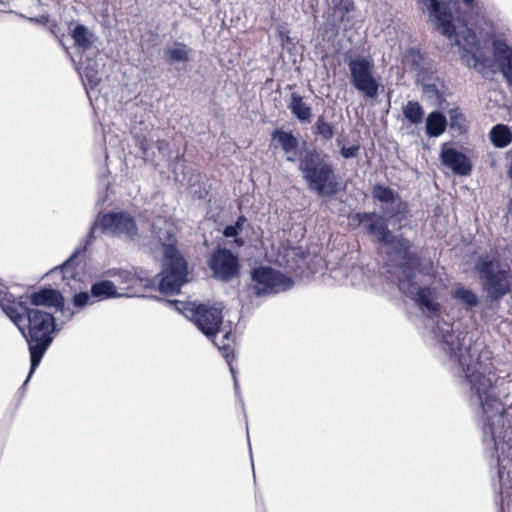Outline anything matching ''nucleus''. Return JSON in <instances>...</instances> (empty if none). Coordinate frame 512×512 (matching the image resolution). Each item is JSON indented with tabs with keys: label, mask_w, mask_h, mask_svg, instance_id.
Returning a JSON list of instances; mask_svg holds the SVG:
<instances>
[{
	"label": "nucleus",
	"mask_w": 512,
	"mask_h": 512,
	"mask_svg": "<svg viewBox=\"0 0 512 512\" xmlns=\"http://www.w3.org/2000/svg\"><path fill=\"white\" fill-rule=\"evenodd\" d=\"M398 289L433 320V349L441 363L455 377L481 430L484 450L496 457L499 480L512 473V417L496 393L497 378L488 348L472 347L468 332L459 323L440 318L438 289L419 286L416 274L399 278Z\"/></svg>",
	"instance_id": "f257e3e1"
},
{
	"label": "nucleus",
	"mask_w": 512,
	"mask_h": 512,
	"mask_svg": "<svg viewBox=\"0 0 512 512\" xmlns=\"http://www.w3.org/2000/svg\"><path fill=\"white\" fill-rule=\"evenodd\" d=\"M167 303L175 306L177 310L183 311L184 316L192 321L195 326L219 349L221 355L229 365L235 391L238 392V380L236 377V371L232 365V360L234 359V350L231 346V342H233V335L231 328L228 330L222 328V308L202 303H185L178 300H169Z\"/></svg>",
	"instance_id": "f03ea898"
},
{
	"label": "nucleus",
	"mask_w": 512,
	"mask_h": 512,
	"mask_svg": "<svg viewBox=\"0 0 512 512\" xmlns=\"http://www.w3.org/2000/svg\"><path fill=\"white\" fill-rule=\"evenodd\" d=\"M27 320V329L24 322L17 328L25 338L30 354V370L22 388H25L31 376L40 365L46 351L54 340V334L62 329L55 317L39 308L25 310L24 318Z\"/></svg>",
	"instance_id": "7ed1b4c3"
},
{
	"label": "nucleus",
	"mask_w": 512,
	"mask_h": 512,
	"mask_svg": "<svg viewBox=\"0 0 512 512\" xmlns=\"http://www.w3.org/2000/svg\"><path fill=\"white\" fill-rule=\"evenodd\" d=\"M298 170L307 187L320 197H333L341 183L328 154L317 148H306L298 156Z\"/></svg>",
	"instance_id": "20e7f679"
},
{
	"label": "nucleus",
	"mask_w": 512,
	"mask_h": 512,
	"mask_svg": "<svg viewBox=\"0 0 512 512\" xmlns=\"http://www.w3.org/2000/svg\"><path fill=\"white\" fill-rule=\"evenodd\" d=\"M474 271L478 277L485 300L499 304L512 291V272L495 254L484 253L477 257Z\"/></svg>",
	"instance_id": "39448f33"
},
{
	"label": "nucleus",
	"mask_w": 512,
	"mask_h": 512,
	"mask_svg": "<svg viewBox=\"0 0 512 512\" xmlns=\"http://www.w3.org/2000/svg\"><path fill=\"white\" fill-rule=\"evenodd\" d=\"M369 235L376 237L378 244L391 247L393 252L402 259L400 264V278H409L416 272L423 273L421 257L412 251L413 243L403 236V234H393L392 231L383 223L379 225H369Z\"/></svg>",
	"instance_id": "423d86ee"
},
{
	"label": "nucleus",
	"mask_w": 512,
	"mask_h": 512,
	"mask_svg": "<svg viewBox=\"0 0 512 512\" xmlns=\"http://www.w3.org/2000/svg\"><path fill=\"white\" fill-rule=\"evenodd\" d=\"M188 263L183 256H176L175 250L169 248L166 259L162 261V270L155 276L157 289L162 294H178L188 282Z\"/></svg>",
	"instance_id": "0eeeda50"
},
{
	"label": "nucleus",
	"mask_w": 512,
	"mask_h": 512,
	"mask_svg": "<svg viewBox=\"0 0 512 512\" xmlns=\"http://www.w3.org/2000/svg\"><path fill=\"white\" fill-rule=\"evenodd\" d=\"M249 289L257 297L269 296L290 290L294 281L282 272L268 267L258 266L251 270Z\"/></svg>",
	"instance_id": "6e6552de"
},
{
	"label": "nucleus",
	"mask_w": 512,
	"mask_h": 512,
	"mask_svg": "<svg viewBox=\"0 0 512 512\" xmlns=\"http://www.w3.org/2000/svg\"><path fill=\"white\" fill-rule=\"evenodd\" d=\"M346 63L349 80L354 89L368 99H375L379 94L380 84L374 76L373 60L367 57H351Z\"/></svg>",
	"instance_id": "1a4fd4ad"
},
{
	"label": "nucleus",
	"mask_w": 512,
	"mask_h": 512,
	"mask_svg": "<svg viewBox=\"0 0 512 512\" xmlns=\"http://www.w3.org/2000/svg\"><path fill=\"white\" fill-rule=\"evenodd\" d=\"M326 3L324 31L329 38H335L341 30L352 29L357 12L354 0H326Z\"/></svg>",
	"instance_id": "9d476101"
},
{
	"label": "nucleus",
	"mask_w": 512,
	"mask_h": 512,
	"mask_svg": "<svg viewBox=\"0 0 512 512\" xmlns=\"http://www.w3.org/2000/svg\"><path fill=\"white\" fill-rule=\"evenodd\" d=\"M381 211L382 215L376 212H357L352 215V220L363 225L369 235V225L371 223L376 225L384 223L389 228L390 223L394 225L400 224L407 218L409 213L408 204L400 196L397 200L383 205Z\"/></svg>",
	"instance_id": "9b49d317"
},
{
	"label": "nucleus",
	"mask_w": 512,
	"mask_h": 512,
	"mask_svg": "<svg viewBox=\"0 0 512 512\" xmlns=\"http://www.w3.org/2000/svg\"><path fill=\"white\" fill-rule=\"evenodd\" d=\"M419 9L428 15L435 29L449 40L457 39L450 4L445 0H417Z\"/></svg>",
	"instance_id": "f8f14e48"
},
{
	"label": "nucleus",
	"mask_w": 512,
	"mask_h": 512,
	"mask_svg": "<svg viewBox=\"0 0 512 512\" xmlns=\"http://www.w3.org/2000/svg\"><path fill=\"white\" fill-rule=\"evenodd\" d=\"M98 223L103 234L124 236L135 240L138 236V226L135 219L127 212H108L98 214Z\"/></svg>",
	"instance_id": "ddd939ff"
},
{
	"label": "nucleus",
	"mask_w": 512,
	"mask_h": 512,
	"mask_svg": "<svg viewBox=\"0 0 512 512\" xmlns=\"http://www.w3.org/2000/svg\"><path fill=\"white\" fill-rule=\"evenodd\" d=\"M208 267L212 271V277L224 283L230 282L240 272L238 257L224 247H217L213 251L208 261Z\"/></svg>",
	"instance_id": "4468645a"
},
{
	"label": "nucleus",
	"mask_w": 512,
	"mask_h": 512,
	"mask_svg": "<svg viewBox=\"0 0 512 512\" xmlns=\"http://www.w3.org/2000/svg\"><path fill=\"white\" fill-rule=\"evenodd\" d=\"M100 227V223H98V217L91 225L89 233L87 236L81 241V243L75 248L73 253L58 267L51 270V273L61 274L63 280H70L75 278V265L76 261L85 255L88 247L93 244L96 239L95 231Z\"/></svg>",
	"instance_id": "2eb2a0df"
},
{
	"label": "nucleus",
	"mask_w": 512,
	"mask_h": 512,
	"mask_svg": "<svg viewBox=\"0 0 512 512\" xmlns=\"http://www.w3.org/2000/svg\"><path fill=\"white\" fill-rule=\"evenodd\" d=\"M0 308L3 313L16 325L24 322L25 310H28L26 297L14 296L6 285L0 284Z\"/></svg>",
	"instance_id": "dca6fc26"
},
{
	"label": "nucleus",
	"mask_w": 512,
	"mask_h": 512,
	"mask_svg": "<svg viewBox=\"0 0 512 512\" xmlns=\"http://www.w3.org/2000/svg\"><path fill=\"white\" fill-rule=\"evenodd\" d=\"M439 158L442 165L455 175L467 176L472 171L473 165L469 157L448 143L442 145Z\"/></svg>",
	"instance_id": "f3484780"
},
{
	"label": "nucleus",
	"mask_w": 512,
	"mask_h": 512,
	"mask_svg": "<svg viewBox=\"0 0 512 512\" xmlns=\"http://www.w3.org/2000/svg\"><path fill=\"white\" fill-rule=\"evenodd\" d=\"M417 82L421 85L422 93L434 106L444 109L447 104L444 94V81L434 75L433 72L418 78Z\"/></svg>",
	"instance_id": "a211bd4d"
},
{
	"label": "nucleus",
	"mask_w": 512,
	"mask_h": 512,
	"mask_svg": "<svg viewBox=\"0 0 512 512\" xmlns=\"http://www.w3.org/2000/svg\"><path fill=\"white\" fill-rule=\"evenodd\" d=\"M493 57L498 68L512 88V46L502 40L496 39L492 42Z\"/></svg>",
	"instance_id": "6ab92c4d"
},
{
	"label": "nucleus",
	"mask_w": 512,
	"mask_h": 512,
	"mask_svg": "<svg viewBox=\"0 0 512 512\" xmlns=\"http://www.w3.org/2000/svg\"><path fill=\"white\" fill-rule=\"evenodd\" d=\"M450 296L466 312H472L480 304L478 294L472 288L466 287L462 283H455L452 286Z\"/></svg>",
	"instance_id": "aec40b11"
},
{
	"label": "nucleus",
	"mask_w": 512,
	"mask_h": 512,
	"mask_svg": "<svg viewBox=\"0 0 512 512\" xmlns=\"http://www.w3.org/2000/svg\"><path fill=\"white\" fill-rule=\"evenodd\" d=\"M30 302L34 306H47L55 307L62 306L63 295L56 289L51 287H44L38 291L33 292L30 297Z\"/></svg>",
	"instance_id": "412c9836"
},
{
	"label": "nucleus",
	"mask_w": 512,
	"mask_h": 512,
	"mask_svg": "<svg viewBox=\"0 0 512 512\" xmlns=\"http://www.w3.org/2000/svg\"><path fill=\"white\" fill-rule=\"evenodd\" d=\"M90 294L94 303L122 296H131L130 294L118 293L115 284L110 280H99L94 282L90 287Z\"/></svg>",
	"instance_id": "4be33fe9"
},
{
	"label": "nucleus",
	"mask_w": 512,
	"mask_h": 512,
	"mask_svg": "<svg viewBox=\"0 0 512 512\" xmlns=\"http://www.w3.org/2000/svg\"><path fill=\"white\" fill-rule=\"evenodd\" d=\"M192 49L184 42L174 41L171 45H167L163 50V59L169 65L177 63H187L190 60Z\"/></svg>",
	"instance_id": "5701e85b"
},
{
	"label": "nucleus",
	"mask_w": 512,
	"mask_h": 512,
	"mask_svg": "<svg viewBox=\"0 0 512 512\" xmlns=\"http://www.w3.org/2000/svg\"><path fill=\"white\" fill-rule=\"evenodd\" d=\"M74 45L83 52L92 48L94 41L97 39L95 34L84 24L77 23L70 31Z\"/></svg>",
	"instance_id": "b1692460"
},
{
	"label": "nucleus",
	"mask_w": 512,
	"mask_h": 512,
	"mask_svg": "<svg viewBox=\"0 0 512 512\" xmlns=\"http://www.w3.org/2000/svg\"><path fill=\"white\" fill-rule=\"evenodd\" d=\"M447 118L440 110L430 112L425 119V133L430 138L441 136L447 128Z\"/></svg>",
	"instance_id": "393cba45"
},
{
	"label": "nucleus",
	"mask_w": 512,
	"mask_h": 512,
	"mask_svg": "<svg viewBox=\"0 0 512 512\" xmlns=\"http://www.w3.org/2000/svg\"><path fill=\"white\" fill-rule=\"evenodd\" d=\"M288 108L300 123L310 122L312 117V108L304 101L303 96L300 94L296 92L291 93Z\"/></svg>",
	"instance_id": "a878e982"
},
{
	"label": "nucleus",
	"mask_w": 512,
	"mask_h": 512,
	"mask_svg": "<svg viewBox=\"0 0 512 512\" xmlns=\"http://www.w3.org/2000/svg\"><path fill=\"white\" fill-rule=\"evenodd\" d=\"M271 142L272 144L276 142L277 146L281 147L286 154L296 151L299 146L298 138L292 131H285L280 128H276L271 132Z\"/></svg>",
	"instance_id": "bb28decb"
},
{
	"label": "nucleus",
	"mask_w": 512,
	"mask_h": 512,
	"mask_svg": "<svg viewBox=\"0 0 512 512\" xmlns=\"http://www.w3.org/2000/svg\"><path fill=\"white\" fill-rule=\"evenodd\" d=\"M132 138L136 147L141 151V157L144 161H149L154 153L151 151L153 139L150 137V132L147 127L141 131H137L134 127L131 131Z\"/></svg>",
	"instance_id": "cd10ccee"
},
{
	"label": "nucleus",
	"mask_w": 512,
	"mask_h": 512,
	"mask_svg": "<svg viewBox=\"0 0 512 512\" xmlns=\"http://www.w3.org/2000/svg\"><path fill=\"white\" fill-rule=\"evenodd\" d=\"M101 63L97 60L87 57L83 63V75L90 89H95L101 82L100 73Z\"/></svg>",
	"instance_id": "c85d7f7f"
},
{
	"label": "nucleus",
	"mask_w": 512,
	"mask_h": 512,
	"mask_svg": "<svg viewBox=\"0 0 512 512\" xmlns=\"http://www.w3.org/2000/svg\"><path fill=\"white\" fill-rule=\"evenodd\" d=\"M489 139L494 147L505 148L512 142V130L505 124H496L489 132Z\"/></svg>",
	"instance_id": "c756f323"
},
{
	"label": "nucleus",
	"mask_w": 512,
	"mask_h": 512,
	"mask_svg": "<svg viewBox=\"0 0 512 512\" xmlns=\"http://www.w3.org/2000/svg\"><path fill=\"white\" fill-rule=\"evenodd\" d=\"M404 62L410 67L412 71L417 72L418 78L428 74L425 71V58L423 54L414 47L406 49L404 54Z\"/></svg>",
	"instance_id": "7c9ffc66"
},
{
	"label": "nucleus",
	"mask_w": 512,
	"mask_h": 512,
	"mask_svg": "<svg viewBox=\"0 0 512 512\" xmlns=\"http://www.w3.org/2000/svg\"><path fill=\"white\" fill-rule=\"evenodd\" d=\"M153 240L157 242L159 246L163 249V259H166L167 252L169 248H173L175 250L176 256H182L176 246V239L173 234L167 229H158L153 228Z\"/></svg>",
	"instance_id": "2f4dec72"
},
{
	"label": "nucleus",
	"mask_w": 512,
	"mask_h": 512,
	"mask_svg": "<svg viewBox=\"0 0 512 512\" xmlns=\"http://www.w3.org/2000/svg\"><path fill=\"white\" fill-rule=\"evenodd\" d=\"M312 133L319 137L321 141L328 142L335 135V124L328 122L326 117L321 114L317 117L315 123L311 127Z\"/></svg>",
	"instance_id": "473e14b6"
},
{
	"label": "nucleus",
	"mask_w": 512,
	"mask_h": 512,
	"mask_svg": "<svg viewBox=\"0 0 512 512\" xmlns=\"http://www.w3.org/2000/svg\"><path fill=\"white\" fill-rule=\"evenodd\" d=\"M402 113L404 118L411 125L421 124L424 120L425 112L423 107L417 101H407V103L402 108Z\"/></svg>",
	"instance_id": "72a5a7b5"
},
{
	"label": "nucleus",
	"mask_w": 512,
	"mask_h": 512,
	"mask_svg": "<svg viewBox=\"0 0 512 512\" xmlns=\"http://www.w3.org/2000/svg\"><path fill=\"white\" fill-rule=\"evenodd\" d=\"M372 197L383 205L397 200L399 194L392 188L377 183L372 188Z\"/></svg>",
	"instance_id": "f704fd0d"
},
{
	"label": "nucleus",
	"mask_w": 512,
	"mask_h": 512,
	"mask_svg": "<svg viewBox=\"0 0 512 512\" xmlns=\"http://www.w3.org/2000/svg\"><path fill=\"white\" fill-rule=\"evenodd\" d=\"M108 275L112 278H115L118 282L125 284L126 288H132L135 286V272L132 269H111L108 272Z\"/></svg>",
	"instance_id": "c9c22d12"
},
{
	"label": "nucleus",
	"mask_w": 512,
	"mask_h": 512,
	"mask_svg": "<svg viewBox=\"0 0 512 512\" xmlns=\"http://www.w3.org/2000/svg\"><path fill=\"white\" fill-rule=\"evenodd\" d=\"M133 272H135V286L141 285L145 289H154L156 287L155 277H149L148 274L141 268H134Z\"/></svg>",
	"instance_id": "e433bc0d"
},
{
	"label": "nucleus",
	"mask_w": 512,
	"mask_h": 512,
	"mask_svg": "<svg viewBox=\"0 0 512 512\" xmlns=\"http://www.w3.org/2000/svg\"><path fill=\"white\" fill-rule=\"evenodd\" d=\"M93 303L94 301L92 299V296L90 292L87 291H80L78 293H75L72 297V304L77 309H82Z\"/></svg>",
	"instance_id": "4c0bfd02"
},
{
	"label": "nucleus",
	"mask_w": 512,
	"mask_h": 512,
	"mask_svg": "<svg viewBox=\"0 0 512 512\" xmlns=\"http://www.w3.org/2000/svg\"><path fill=\"white\" fill-rule=\"evenodd\" d=\"M450 118V127L452 129H458L460 132L463 130V125L465 122V117L459 108H452L448 111Z\"/></svg>",
	"instance_id": "58836bf2"
},
{
	"label": "nucleus",
	"mask_w": 512,
	"mask_h": 512,
	"mask_svg": "<svg viewBox=\"0 0 512 512\" xmlns=\"http://www.w3.org/2000/svg\"><path fill=\"white\" fill-rule=\"evenodd\" d=\"M465 5V13L463 15H459V19L463 22H470L474 20V17L477 15V4L476 0H462Z\"/></svg>",
	"instance_id": "ea45409f"
},
{
	"label": "nucleus",
	"mask_w": 512,
	"mask_h": 512,
	"mask_svg": "<svg viewBox=\"0 0 512 512\" xmlns=\"http://www.w3.org/2000/svg\"><path fill=\"white\" fill-rule=\"evenodd\" d=\"M109 185H110V183L106 176L101 177L99 179V191H98V195L96 198L97 205H103L106 202L107 196H108Z\"/></svg>",
	"instance_id": "a19ab883"
},
{
	"label": "nucleus",
	"mask_w": 512,
	"mask_h": 512,
	"mask_svg": "<svg viewBox=\"0 0 512 512\" xmlns=\"http://www.w3.org/2000/svg\"><path fill=\"white\" fill-rule=\"evenodd\" d=\"M360 150V146L357 145H351L349 147L342 146L340 149V154L345 159H351L358 156Z\"/></svg>",
	"instance_id": "79ce46f5"
},
{
	"label": "nucleus",
	"mask_w": 512,
	"mask_h": 512,
	"mask_svg": "<svg viewBox=\"0 0 512 512\" xmlns=\"http://www.w3.org/2000/svg\"><path fill=\"white\" fill-rule=\"evenodd\" d=\"M242 230L243 229L237 223H234L226 225L222 233L227 238H234L237 237L242 232Z\"/></svg>",
	"instance_id": "37998d69"
},
{
	"label": "nucleus",
	"mask_w": 512,
	"mask_h": 512,
	"mask_svg": "<svg viewBox=\"0 0 512 512\" xmlns=\"http://www.w3.org/2000/svg\"><path fill=\"white\" fill-rule=\"evenodd\" d=\"M56 310L59 311L64 317V320L62 321V324H64L66 321H69L73 318L75 315V311L72 310L69 306H65V299L63 298V304L62 306H56Z\"/></svg>",
	"instance_id": "c03bdc74"
},
{
	"label": "nucleus",
	"mask_w": 512,
	"mask_h": 512,
	"mask_svg": "<svg viewBox=\"0 0 512 512\" xmlns=\"http://www.w3.org/2000/svg\"><path fill=\"white\" fill-rule=\"evenodd\" d=\"M30 22H33V23H37V24H40V25H46L49 21V16L48 15H41V16H38V17H28L27 18Z\"/></svg>",
	"instance_id": "a18cd8bd"
},
{
	"label": "nucleus",
	"mask_w": 512,
	"mask_h": 512,
	"mask_svg": "<svg viewBox=\"0 0 512 512\" xmlns=\"http://www.w3.org/2000/svg\"><path fill=\"white\" fill-rule=\"evenodd\" d=\"M247 218L244 215H239L235 221L242 229L244 224L246 223Z\"/></svg>",
	"instance_id": "49530a36"
},
{
	"label": "nucleus",
	"mask_w": 512,
	"mask_h": 512,
	"mask_svg": "<svg viewBox=\"0 0 512 512\" xmlns=\"http://www.w3.org/2000/svg\"><path fill=\"white\" fill-rule=\"evenodd\" d=\"M507 176L510 180H512V158H511V161H510V164H509V168H508V171H507Z\"/></svg>",
	"instance_id": "de8ad7c7"
},
{
	"label": "nucleus",
	"mask_w": 512,
	"mask_h": 512,
	"mask_svg": "<svg viewBox=\"0 0 512 512\" xmlns=\"http://www.w3.org/2000/svg\"><path fill=\"white\" fill-rule=\"evenodd\" d=\"M56 27H57V25H56V24L52 25V27H51V32H52L53 34H56V32H55V28H56Z\"/></svg>",
	"instance_id": "09e8293b"
},
{
	"label": "nucleus",
	"mask_w": 512,
	"mask_h": 512,
	"mask_svg": "<svg viewBox=\"0 0 512 512\" xmlns=\"http://www.w3.org/2000/svg\"><path fill=\"white\" fill-rule=\"evenodd\" d=\"M286 160L289 161V162H294L295 161V159L293 157H291V156H287Z\"/></svg>",
	"instance_id": "8fccbe9b"
},
{
	"label": "nucleus",
	"mask_w": 512,
	"mask_h": 512,
	"mask_svg": "<svg viewBox=\"0 0 512 512\" xmlns=\"http://www.w3.org/2000/svg\"><path fill=\"white\" fill-rule=\"evenodd\" d=\"M509 212H510V214L512 216V199H511V201L509 203Z\"/></svg>",
	"instance_id": "3c124183"
},
{
	"label": "nucleus",
	"mask_w": 512,
	"mask_h": 512,
	"mask_svg": "<svg viewBox=\"0 0 512 512\" xmlns=\"http://www.w3.org/2000/svg\"><path fill=\"white\" fill-rule=\"evenodd\" d=\"M150 298H153V299H159L157 296H150Z\"/></svg>",
	"instance_id": "603ef678"
},
{
	"label": "nucleus",
	"mask_w": 512,
	"mask_h": 512,
	"mask_svg": "<svg viewBox=\"0 0 512 512\" xmlns=\"http://www.w3.org/2000/svg\"><path fill=\"white\" fill-rule=\"evenodd\" d=\"M37 2H40V0H36Z\"/></svg>",
	"instance_id": "864d4df0"
}]
</instances>
